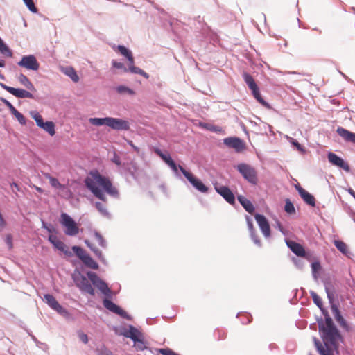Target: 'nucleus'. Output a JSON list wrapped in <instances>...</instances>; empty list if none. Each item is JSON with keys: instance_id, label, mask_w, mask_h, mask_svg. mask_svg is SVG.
Segmentation results:
<instances>
[{"instance_id": "f257e3e1", "label": "nucleus", "mask_w": 355, "mask_h": 355, "mask_svg": "<svg viewBox=\"0 0 355 355\" xmlns=\"http://www.w3.org/2000/svg\"><path fill=\"white\" fill-rule=\"evenodd\" d=\"M85 184L95 197L103 202L107 201L104 191L114 198L119 196L118 189L113 186L110 179L101 175L96 170L90 172L89 176L85 180Z\"/></svg>"}, {"instance_id": "f03ea898", "label": "nucleus", "mask_w": 355, "mask_h": 355, "mask_svg": "<svg viewBox=\"0 0 355 355\" xmlns=\"http://www.w3.org/2000/svg\"><path fill=\"white\" fill-rule=\"evenodd\" d=\"M87 275L92 284L107 297L105 298L103 301L104 307L110 311L120 315L123 318L130 320V316L124 310L108 299L112 298V291L108 287L106 282L100 279L94 272L89 271Z\"/></svg>"}, {"instance_id": "7ed1b4c3", "label": "nucleus", "mask_w": 355, "mask_h": 355, "mask_svg": "<svg viewBox=\"0 0 355 355\" xmlns=\"http://www.w3.org/2000/svg\"><path fill=\"white\" fill-rule=\"evenodd\" d=\"M155 153L159 155L162 159L171 168L176 176H180L178 168L188 181L195 187L198 191L201 193H206L208 191V187L205 186L200 180L194 177L193 174L186 171L180 165L177 166L175 162L172 159L170 155L164 154L160 149L155 148Z\"/></svg>"}, {"instance_id": "20e7f679", "label": "nucleus", "mask_w": 355, "mask_h": 355, "mask_svg": "<svg viewBox=\"0 0 355 355\" xmlns=\"http://www.w3.org/2000/svg\"><path fill=\"white\" fill-rule=\"evenodd\" d=\"M318 328L325 347H328L329 345L333 351L336 349L338 340L340 338V334L328 312H326L325 314V325L319 323Z\"/></svg>"}, {"instance_id": "39448f33", "label": "nucleus", "mask_w": 355, "mask_h": 355, "mask_svg": "<svg viewBox=\"0 0 355 355\" xmlns=\"http://www.w3.org/2000/svg\"><path fill=\"white\" fill-rule=\"evenodd\" d=\"M60 224L64 228V232L69 236H75L79 233V227L75 220L67 214L60 215Z\"/></svg>"}, {"instance_id": "423d86ee", "label": "nucleus", "mask_w": 355, "mask_h": 355, "mask_svg": "<svg viewBox=\"0 0 355 355\" xmlns=\"http://www.w3.org/2000/svg\"><path fill=\"white\" fill-rule=\"evenodd\" d=\"M237 171L241 174L243 178L249 183L256 185L258 182L257 173L252 166L241 163L236 166Z\"/></svg>"}, {"instance_id": "0eeeda50", "label": "nucleus", "mask_w": 355, "mask_h": 355, "mask_svg": "<svg viewBox=\"0 0 355 355\" xmlns=\"http://www.w3.org/2000/svg\"><path fill=\"white\" fill-rule=\"evenodd\" d=\"M74 282L76 286L84 293H87L91 295H94L95 292L89 280L84 275L79 274L73 277Z\"/></svg>"}, {"instance_id": "6e6552de", "label": "nucleus", "mask_w": 355, "mask_h": 355, "mask_svg": "<svg viewBox=\"0 0 355 355\" xmlns=\"http://www.w3.org/2000/svg\"><path fill=\"white\" fill-rule=\"evenodd\" d=\"M44 300L48 306L55 311L64 317L69 316V311L58 303L53 295L51 294H44Z\"/></svg>"}, {"instance_id": "1a4fd4ad", "label": "nucleus", "mask_w": 355, "mask_h": 355, "mask_svg": "<svg viewBox=\"0 0 355 355\" xmlns=\"http://www.w3.org/2000/svg\"><path fill=\"white\" fill-rule=\"evenodd\" d=\"M17 64L31 71H37L40 68V64L33 55H24L21 60L17 62Z\"/></svg>"}, {"instance_id": "9d476101", "label": "nucleus", "mask_w": 355, "mask_h": 355, "mask_svg": "<svg viewBox=\"0 0 355 355\" xmlns=\"http://www.w3.org/2000/svg\"><path fill=\"white\" fill-rule=\"evenodd\" d=\"M0 86L4 89L6 91L8 92L10 94H12L17 98H33V95L24 89L20 88H15L12 87L8 86L2 83H0Z\"/></svg>"}, {"instance_id": "9b49d317", "label": "nucleus", "mask_w": 355, "mask_h": 355, "mask_svg": "<svg viewBox=\"0 0 355 355\" xmlns=\"http://www.w3.org/2000/svg\"><path fill=\"white\" fill-rule=\"evenodd\" d=\"M107 127L114 130L126 131L130 129V124L129 122L126 120L119 118L109 117Z\"/></svg>"}, {"instance_id": "f8f14e48", "label": "nucleus", "mask_w": 355, "mask_h": 355, "mask_svg": "<svg viewBox=\"0 0 355 355\" xmlns=\"http://www.w3.org/2000/svg\"><path fill=\"white\" fill-rule=\"evenodd\" d=\"M255 220L265 238H268L270 236V225L266 218L260 214L254 215Z\"/></svg>"}, {"instance_id": "ddd939ff", "label": "nucleus", "mask_w": 355, "mask_h": 355, "mask_svg": "<svg viewBox=\"0 0 355 355\" xmlns=\"http://www.w3.org/2000/svg\"><path fill=\"white\" fill-rule=\"evenodd\" d=\"M327 157L329 162L331 164L343 169L346 172H349L350 168L349 166V164L345 161H344L343 159L338 156L336 154L329 152L327 155Z\"/></svg>"}, {"instance_id": "4468645a", "label": "nucleus", "mask_w": 355, "mask_h": 355, "mask_svg": "<svg viewBox=\"0 0 355 355\" xmlns=\"http://www.w3.org/2000/svg\"><path fill=\"white\" fill-rule=\"evenodd\" d=\"M215 189L228 203L231 205L235 203L234 195L227 187H216Z\"/></svg>"}, {"instance_id": "2eb2a0df", "label": "nucleus", "mask_w": 355, "mask_h": 355, "mask_svg": "<svg viewBox=\"0 0 355 355\" xmlns=\"http://www.w3.org/2000/svg\"><path fill=\"white\" fill-rule=\"evenodd\" d=\"M224 144L227 147L235 149L237 152L241 151L243 148V141L238 137H227L223 140Z\"/></svg>"}, {"instance_id": "dca6fc26", "label": "nucleus", "mask_w": 355, "mask_h": 355, "mask_svg": "<svg viewBox=\"0 0 355 355\" xmlns=\"http://www.w3.org/2000/svg\"><path fill=\"white\" fill-rule=\"evenodd\" d=\"M286 243L295 254L301 257H305L306 252L302 245L293 241H286Z\"/></svg>"}, {"instance_id": "f3484780", "label": "nucleus", "mask_w": 355, "mask_h": 355, "mask_svg": "<svg viewBox=\"0 0 355 355\" xmlns=\"http://www.w3.org/2000/svg\"><path fill=\"white\" fill-rule=\"evenodd\" d=\"M123 336L136 342L138 341V338L142 337V334L132 325H129L128 330L123 333Z\"/></svg>"}, {"instance_id": "a211bd4d", "label": "nucleus", "mask_w": 355, "mask_h": 355, "mask_svg": "<svg viewBox=\"0 0 355 355\" xmlns=\"http://www.w3.org/2000/svg\"><path fill=\"white\" fill-rule=\"evenodd\" d=\"M313 342L317 351L320 353V355H334L332 349H331V347L329 346L328 347H326L325 346L324 347L317 338H313Z\"/></svg>"}, {"instance_id": "6ab92c4d", "label": "nucleus", "mask_w": 355, "mask_h": 355, "mask_svg": "<svg viewBox=\"0 0 355 355\" xmlns=\"http://www.w3.org/2000/svg\"><path fill=\"white\" fill-rule=\"evenodd\" d=\"M337 132L346 141L355 144V133L351 132L342 127H338L337 128Z\"/></svg>"}, {"instance_id": "aec40b11", "label": "nucleus", "mask_w": 355, "mask_h": 355, "mask_svg": "<svg viewBox=\"0 0 355 355\" xmlns=\"http://www.w3.org/2000/svg\"><path fill=\"white\" fill-rule=\"evenodd\" d=\"M85 243L93 252V253L100 260V261H101L105 265L107 264L106 259L104 257L102 252L99 249H98L96 246H94L87 240L85 241Z\"/></svg>"}, {"instance_id": "412c9836", "label": "nucleus", "mask_w": 355, "mask_h": 355, "mask_svg": "<svg viewBox=\"0 0 355 355\" xmlns=\"http://www.w3.org/2000/svg\"><path fill=\"white\" fill-rule=\"evenodd\" d=\"M238 201L243 206V207L250 214H252L254 211V207L252 203L243 196H238Z\"/></svg>"}, {"instance_id": "4be33fe9", "label": "nucleus", "mask_w": 355, "mask_h": 355, "mask_svg": "<svg viewBox=\"0 0 355 355\" xmlns=\"http://www.w3.org/2000/svg\"><path fill=\"white\" fill-rule=\"evenodd\" d=\"M61 71L64 74L69 77L74 83H78L79 81V77L73 67H62Z\"/></svg>"}, {"instance_id": "5701e85b", "label": "nucleus", "mask_w": 355, "mask_h": 355, "mask_svg": "<svg viewBox=\"0 0 355 355\" xmlns=\"http://www.w3.org/2000/svg\"><path fill=\"white\" fill-rule=\"evenodd\" d=\"M331 311L334 315L336 320L343 327H346L347 326L345 320L342 316L340 311L336 305L333 304L331 306Z\"/></svg>"}, {"instance_id": "b1692460", "label": "nucleus", "mask_w": 355, "mask_h": 355, "mask_svg": "<svg viewBox=\"0 0 355 355\" xmlns=\"http://www.w3.org/2000/svg\"><path fill=\"white\" fill-rule=\"evenodd\" d=\"M242 76L245 83L247 84L251 91L254 90V89H257L258 86L253 77L250 74L244 72Z\"/></svg>"}, {"instance_id": "393cba45", "label": "nucleus", "mask_w": 355, "mask_h": 355, "mask_svg": "<svg viewBox=\"0 0 355 355\" xmlns=\"http://www.w3.org/2000/svg\"><path fill=\"white\" fill-rule=\"evenodd\" d=\"M18 80L26 89H29L31 91H35V88L33 84L30 81V80L24 74L21 73L18 76Z\"/></svg>"}, {"instance_id": "a878e982", "label": "nucleus", "mask_w": 355, "mask_h": 355, "mask_svg": "<svg viewBox=\"0 0 355 355\" xmlns=\"http://www.w3.org/2000/svg\"><path fill=\"white\" fill-rule=\"evenodd\" d=\"M336 248L344 255L349 257L350 252L349 251L347 245L342 241L335 240L334 242Z\"/></svg>"}, {"instance_id": "bb28decb", "label": "nucleus", "mask_w": 355, "mask_h": 355, "mask_svg": "<svg viewBox=\"0 0 355 355\" xmlns=\"http://www.w3.org/2000/svg\"><path fill=\"white\" fill-rule=\"evenodd\" d=\"M81 261L89 268L94 270H97L98 268V264L89 254H87Z\"/></svg>"}, {"instance_id": "cd10ccee", "label": "nucleus", "mask_w": 355, "mask_h": 355, "mask_svg": "<svg viewBox=\"0 0 355 355\" xmlns=\"http://www.w3.org/2000/svg\"><path fill=\"white\" fill-rule=\"evenodd\" d=\"M311 296L313 299L314 304L322 311V313L325 315L327 311L323 308V304L320 296L314 291L310 292Z\"/></svg>"}, {"instance_id": "c85d7f7f", "label": "nucleus", "mask_w": 355, "mask_h": 355, "mask_svg": "<svg viewBox=\"0 0 355 355\" xmlns=\"http://www.w3.org/2000/svg\"><path fill=\"white\" fill-rule=\"evenodd\" d=\"M108 121L109 117H105V118H90L89 119V123L96 126H101V125H108Z\"/></svg>"}, {"instance_id": "c756f323", "label": "nucleus", "mask_w": 355, "mask_h": 355, "mask_svg": "<svg viewBox=\"0 0 355 355\" xmlns=\"http://www.w3.org/2000/svg\"><path fill=\"white\" fill-rule=\"evenodd\" d=\"M300 197L303 199V200L309 205L311 207L315 206V200L313 195L309 193L308 191H305Z\"/></svg>"}, {"instance_id": "7c9ffc66", "label": "nucleus", "mask_w": 355, "mask_h": 355, "mask_svg": "<svg viewBox=\"0 0 355 355\" xmlns=\"http://www.w3.org/2000/svg\"><path fill=\"white\" fill-rule=\"evenodd\" d=\"M95 207L99 211V213L104 217L110 218V214L107 211L106 206L101 202H96Z\"/></svg>"}, {"instance_id": "2f4dec72", "label": "nucleus", "mask_w": 355, "mask_h": 355, "mask_svg": "<svg viewBox=\"0 0 355 355\" xmlns=\"http://www.w3.org/2000/svg\"><path fill=\"white\" fill-rule=\"evenodd\" d=\"M128 72H130L134 74H139L146 78H148V77H149L148 74L146 72H145L141 69H140L137 67H135L134 65H129V67L128 68Z\"/></svg>"}, {"instance_id": "473e14b6", "label": "nucleus", "mask_w": 355, "mask_h": 355, "mask_svg": "<svg viewBox=\"0 0 355 355\" xmlns=\"http://www.w3.org/2000/svg\"><path fill=\"white\" fill-rule=\"evenodd\" d=\"M44 177L49 180L50 184L56 189H62L63 186L60 183L58 180L53 176H51L49 173H44Z\"/></svg>"}, {"instance_id": "72a5a7b5", "label": "nucleus", "mask_w": 355, "mask_h": 355, "mask_svg": "<svg viewBox=\"0 0 355 355\" xmlns=\"http://www.w3.org/2000/svg\"><path fill=\"white\" fill-rule=\"evenodd\" d=\"M72 250L75 253V254L78 257L81 261L88 254L85 250L80 246L74 245L72 247Z\"/></svg>"}, {"instance_id": "f704fd0d", "label": "nucleus", "mask_w": 355, "mask_h": 355, "mask_svg": "<svg viewBox=\"0 0 355 355\" xmlns=\"http://www.w3.org/2000/svg\"><path fill=\"white\" fill-rule=\"evenodd\" d=\"M41 128L47 132L51 136H53L55 133V125L52 121H46Z\"/></svg>"}, {"instance_id": "c9c22d12", "label": "nucleus", "mask_w": 355, "mask_h": 355, "mask_svg": "<svg viewBox=\"0 0 355 355\" xmlns=\"http://www.w3.org/2000/svg\"><path fill=\"white\" fill-rule=\"evenodd\" d=\"M0 53L7 57H12V51L3 42V40L0 42Z\"/></svg>"}, {"instance_id": "e433bc0d", "label": "nucleus", "mask_w": 355, "mask_h": 355, "mask_svg": "<svg viewBox=\"0 0 355 355\" xmlns=\"http://www.w3.org/2000/svg\"><path fill=\"white\" fill-rule=\"evenodd\" d=\"M116 91L119 94H127L130 95V96L135 94V92L132 89H130V88H129V87H126L125 85H119V86H117L116 87Z\"/></svg>"}, {"instance_id": "4c0bfd02", "label": "nucleus", "mask_w": 355, "mask_h": 355, "mask_svg": "<svg viewBox=\"0 0 355 355\" xmlns=\"http://www.w3.org/2000/svg\"><path fill=\"white\" fill-rule=\"evenodd\" d=\"M53 246L56 248L58 250L64 252L66 255H71V253L67 250V245L60 240L56 241V243H54Z\"/></svg>"}, {"instance_id": "58836bf2", "label": "nucleus", "mask_w": 355, "mask_h": 355, "mask_svg": "<svg viewBox=\"0 0 355 355\" xmlns=\"http://www.w3.org/2000/svg\"><path fill=\"white\" fill-rule=\"evenodd\" d=\"M135 347L137 351H144L147 348L146 343L143 336L138 338V341L134 342Z\"/></svg>"}, {"instance_id": "ea45409f", "label": "nucleus", "mask_w": 355, "mask_h": 355, "mask_svg": "<svg viewBox=\"0 0 355 355\" xmlns=\"http://www.w3.org/2000/svg\"><path fill=\"white\" fill-rule=\"evenodd\" d=\"M31 116L34 119L36 122V124L38 127L41 128L43 127L45 122H44L42 116L37 112H32L31 113Z\"/></svg>"}, {"instance_id": "a19ab883", "label": "nucleus", "mask_w": 355, "mask_h": 355, "mask_svg": "<svg viewBox=\"0 0 355 355\" xmlns=\"http://www.w3.org/2000/svg\"><path fill=\"white\" fill-rule=\"evenodd\" d=\"M94 236H95L98 245L103 248H107V242L104 239L103 236L97 231H94Z\"/></svg>"}, {"instance_id": "79ce46f5", "label": "nucleus", "mask_w": 355, "mask_h": 355, "mask_svg": "<svg viewBox=\"0 0 355 355\" xmlns=\"http://www.w3.org/2000/svg\"><path fill=\"white\" fill-rule=\"evenodd\" d=\"M252 95L254 98L261 105H266L267 103L264 101V99L261 97L259 89L257 87V89H254V90H252Z\"/></svg>"}, {"instance_id": "37998d69", "label": "nucleus", "mask_w": 355, "mask_h": 355, "mask_svg": "<svg viewBox=\"0 0 355 355\" xmlns=\"http://www.w3.org/2000/svg\"><path fill=\"white\" fill-rule=\"evenodd\" d=\"M284 209H285L286 212H287L288 214H290L295 213V207L289 199H286V200Z\"/></svg>"}, {"instance_id": "c03bdc74", "label": "nucleus", "mask_w": 355, "mask_h": 355, "mask_svg": "<svg viewBox=\"0 0 355 355\" xmlns=\"http://www.w3.org/2000/svg\"><path fill=\"white\" fill-rule=\"evenodd\" d=\"M112 66L114 68L121 69L123 72H128V68L125 67L124 64L120 62H117L115 60H113L112 62Z\"/></svg>"}, {"instance_id": "a18cd8bd", "label": "nucleus", "mask_w": 355, "mask_h": 355, "mask_svg": "<svg viewBox=\"0 0 355 355\" xmlns=\"http://www.w3.org/2000/svg\"><path fill=\"white\" fill-rule=\"evenodd\" d=\"M97 352L98 355H114L109 349H107L104 345L97 349Z\"/></svg>"}, {"instance_id": "49530a36", "label": "nucleus", "mask_w": 355, "mask_h": 355, "mask_svg": "<svg viewBox=\"0 0 355 355\" xmlns=\"http://www.w3.org/2000/svg\"><path fill=\"white\" fill-rule=\"evenodd\" d=\"M320 268H321L320 263L318 261H315L311 263L312 273H313V276L315 278H317L316 273L320 269Z\"/></svg>"}, {"instance_id": "de8ad7c7", "label": "nucleus", "mask_w": 355, "mask_h": 355, "mask_svg": "<svg viewBox=\"0 0 355 355\" xmlns=\"http://www.w3.org/2000/svg\"><path fill=\"white\" fill-rule=\"evenodd\" d=\"M289 141H290V143H291L293 146H294L295 147H296V148H297L299 151H300V152H302V153H304V152H305V150H304V148L302 146V145H301V144H300L297 140L294 139L293 138L290 137V138H289Z\"/></svg>"}, {"instance_id": "09e8293b", "label": "nucleus", "mask_w": 355, "mask_h": 355, "mask_svg": "<svg viewBox=\"0 0 355 355\" xmlns=\"http://www.w3.org/2000/svg\"><path fill=\"white\" fill-rule=\"evenodd\" d=\"M117 49L121 55H123V56H125L126 58H127V56H128L129 54L131 53V51L128 49H127L125 46H122V45H119L117 46Z\"/></svg>"}, {"instance_id": "8fccbe9b", "label": "nucleus", "mask_w": 355, "mask_h": 355, "mask_svg": "<svg viewBox=\"0 0 355 355\" xmlns=\"http://www.w3.org/2000/svg\"><path fill=\"white\" fill-rule=\"evenodd\" d=\"M26 4V7L33 13H36L37 12V9L35 5V1H24Z\"/></svg>"}, {"instance_id": "3c124183", "label": "nucleus", "mask_w": 355, "mask_h": 355, "mask_svg": "<svg viewBox=\"0 0 355 355\" xmlns=\"http://www.w3.org/2000/svg\"><path fill=\"white\" fill-rule=\"evenodd\" d=\"M245 220L247 222V226H248L250 233L254 232L255 229L253 226L252 219L249 216H246Z\"/></svg>"}, {"instance_id": "603ef678", "label": "nucleus", "mask_w": 355, "mask_h": 355, "mask_svg": "<svg viewBox=\"0 0 355 355\" xmlns=\"http://www.w3.org/2000/svg\"><path fill=\"white\" fill-rule=\"evenodd\" d=\"M250 234L251 239L253 241L254 244H256L257 245L260 247L261 246V241L259 239L258 235L256 234V231L250 233Z\"/></svg>"}, {"instance_id": "864d4df0", "label": "nucleus", "mask_w": 355, "mask_h": 355, "mask_svg": "<svg viewBox=\"0 0 355 355\" xmlns=\"http://www.w3.org/2000/svg\"><path fill=\"white\" fill-rule=\"evenodd\" d=\"M158 351L162 355H179L168 348L159 349Z\"/></svg>"}, {"instance_id": "5fc2aeb1", "label": "nucleus", "mask_w": 355, "mask_h": 355, "mask_svg": "<svg viewBox=\"0 0 355 355\" xmlns=\"http://www.w3.org/2000/svg\"><path fill=\"white\" fill-rule=\"evenodd\" d=\"M42 227L46 230L49 233L55 232V230L52 225H48L44 220L42 221Z\"/></svg>"}, {"instance_id": "6e6d98bb", "label": "nucleus", "mask_w": 355, "mask_h": 355, "mask_svg": "<svg viewBox=\"0 0 355 355\" xmlns=\"http://www.w3.org/2000/svg\"><path fill=\"white\" fill-rule=\"evenodd\" d=\"M5 242L9 250H11L13 247L12 245V236L11 234H7L5 239Z\"/></svg>"}, {"instance_id": "4d7b16f0", "label": "nucleus", "mask_w": 355, "mask_h": 355, "mask_svg": "<svg viewBox=\"0 0 355 355\" xmlns=\"http://www.w3.org/2000/svg\"><path fill=\"white\" fill-rule=\"evenodd\" d=\"M16 119H17V121H19V123L21 125H25L26 123V119L24 118V116H23V114L21 113H20L19 112H18L15 116Z\"/></svg>"}, {"instance_id": "13d9d810", "label": "nucleus", "mask_w": 355, "mask_h": 355, "mask_svg": "<svg viewBox=\"0 0 355 355\" xmlns=\"http://www.w3.org/2000/svg\"><path fill=\"white\" fill-rule=\"evenodd\" d=\"M78 337L80 340L85 344L88 343V336L86 334L83 332H78Z\"/></svg>"}, {"instance_id": "bf43d9fd", "label": "nucleus", "mask_w": 355, "mask_h": 355, "mask_svg": "<svg viewBox=\"0 0 355 355\" xmlns=\"http://www.w3.org/2000/svg\"><path fill=\"white\" fill-rule=\"evenodd\" d=\"M293 261L297 268L302 269L304 267V262L302 260L293 258Z\"/></svg>"}, {"instance_id": "052dcab7", "label": "nucleus", "mask_w": 355, "mask_h": 355, "mask_svg": "<svg viewBox=\"0 0 355 355\" xmlns=\"http://www.w3.org/2000/svg\"><path fill=\"white\" fill-rule=\"evenodd\" d=\"M112 162H114L117 166H120L121 164V161L120 157L116 153L114 154L113 157L112 158Z\"/></svg>"}, {"instance_id": "680f3d73", "label": "nucleus", "mask_w": 355, "mask_h": 355, "mask_svg": "<svg viewBox=\"0 0 355 355\" xmlns=\"http://www.w3.org/2000/svg\"><path fill=\"white\" fill-rule=\"evenodd\" d=\"M0 100L9 109L10 111L14 107L12 103L6 98H1Z\"/></svg>"}, {"instance_id": "e2e57ef3", "label": "nucleus", "mask_w": 355, "mask_h": 355, "mask_svg": "<svg viewBox=\"0 0 355 355\" xmlns=\"http://www.w3.org/2000/svg\"><path fill=\"white\" fill-rule=\"evenodd\" d=\"M48 240L49 241L53 244V245H54V243H56V241H58L59 239H58V237L55 235H53V234H50L49 236V238H48Z\"/></svg>"}, {"instance_id": "0e129e2a", "label": "nucleus", "mask_w": 355, "mask_h": 355, "mask_svg": "<svg viewBox=\"0 0 355 355\" xmlns=\"http://www.w3.org/2000/svg\"><path fill=\"white\" fill-rule=\"evenodd\" d=\"M128 144L132 147V148L134 150V151L137 153V154H139L140 153V149L139 147L136 146L134 145L133 142L132 141H128Z\"/></svg>"}, {"instance_id": "69168bd1", "label": "nucleus", "mask_w": 355, "mask_h": 355, "mask_svg": "<svg viewBox=\"0 0 355 355\" xmlns=\"http://www.w3.org/2000/svg\"><path fill=\"white\" fill-rule=\"evenodd\" d=\"M295 187L296 190L298 191L300 196H301L306 191L300 184H296Z\"/></svg>"}, {"instance_id": "338daca9", "label": "nucleus", "mask_w": 355, "mask_h": 355, "mask_svg": "<svg viewBox=\"0 0 355 355\" xmlns=\"http://www.w3.org/2000/svg\"><path fill=\"white\" fill-rule=\"evenodd\" d=\"M10 187H11L12 188H13V187H14V188L16 189V190L12 189V191H13L14 193H17V191H19V190H20V189H19V185H18L17 183H15V182H12V183H11V184H10Z\"/></svg>"}, {"instance_id": "774afa93", "label": "nucleus", "mask_w": 355, "mask_h": 355, "mask_svg": "<svg viewBox=\"0 0 355 355\" xmlns=\"http://www.w3.org/2000/svg\"><path fill=\"white\" fill-rule=\"evenodd\" d=\"M127 59L129 62V65H134V58L132 55V53L127 56Z\"/></svg>"}]
</instances>
